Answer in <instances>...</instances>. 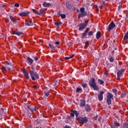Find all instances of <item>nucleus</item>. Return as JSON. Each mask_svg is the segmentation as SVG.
Returning <instances> with one entry per match:
<instances>
[{
    "instance_id": "obj_1",
    "label": "nucleus",
    "mask_w": 128,
    "mask_h": 128,
    "mask_svg": "<svg viewBox=\"0 0 128 128\" xmlns=\"http://www.w3.org/2000/svg\"><path fill=\"white\" fill-rule=\"evenodd\" d=\"M89 86L92 88L94 90H98V86H96V79L94 78H91L89 81Z\"/></svg>"
},
{
    "instance_id": "obj_2",
    "label": "nucleus",
    "mask_w": 128,
    "mask_h": 128,
    "mask_svg": "<svg viewBox=\"0 0 128 128\" xmlns=\"http://www.w3.org/2000/svg\"><path fill=\"white\" fill-rule=\"evenodd\" d=\"M30 74L32 80H36V79L38 80V78H40V76H38V74L36 71L30 70Z\"/></svg>"
},
{
    "instance_id": "obj_3",
    "label": "nucleus",
    "mask_w": 128,
    "mask_h": 128,
    "mask_svg": "<svg viewBox=\"0 0 128 128\" xmlns=\"http://www.w3.org/2000/svg\"><path fill=\"white\" fill-rule=\"evenodd\" d=\"M77 120H78V122L79 124H86L88 122V118L86 116H78L76 118Z\"/></svg>"
},
{
    "instance_id": "obj_4",
    "label": "nucleus",
    "mask_w": 128,
    "mask_h": 128,
    "mask_svg": "<svg viewBox=\"0 0 128 128\" xmlns=\"http://www.w3.org/2000/svg\"><path fill=\"white\" fill-rule=\"evenodd\" d=\"M88 20H86L84 23H81L80 24L78 25V30L81 31V30H84L86 26H88Z\"/></svg>"
},
{
    "instance_id": "obj_5",
    "label": "nucleus",
    "mask_w": 128,
    "mask_h": 128,
    "mask_svg": "<svg viewBox=\"0 0 128 128\" xmlns=\"http://www.w3.org/2000/svg\"><path fill=\"white\" fill-rule=\"evenodd\" d=\"M112 98H114V95L110 92H108L107 94L106 102L108 106H110V104H112Z\"/></svg>"
},
{
    "instance_id": "obj_6",
    "label": "nucleus",
    "mask_w": 128,
    "mask_h": 128,
    "mask_svg": "<svg viewBox=\"0 0 128 128\" xmlns=\"http://www.w3.org/2000/svg\"><path fill=\"white\" fill-rule=\"evenodd\" d=\"M114 28H116V24H114V21H112L108 25V28H106V30L110 32L112 30H114Z\"/></svg>"
},
{
    "instance_id": "obj_7",
    "label": "nucleus",
    "mask_w": 128,
    "mask_h": 128,
    "mask_svg": "<svg viewBox=\"0 0 128 128\" xmlns=\"http://www.w3.org/2000/svg\"><path fill=\"white\" fill-rule=\"evenodd\" d=\"M74 114L76 115V118H78V116L80 115V113H78V112L76 110H72V112L70 114V116L71 118H74Z\"/></svg>"
},
{
    "instance_id": "obj_8",
    "label": "nucleus",
    "mask_w": 128,
    "mask_h": 128,
    "mask_svg": "<svg viewBox=\"0 0 128 128\" xmlns=\"http://www.w3.org/2000/svg\"><path fill=\"white\" fill-rule=\"evenodd\" d=\"M24 24L25 26H34V23H32V20H25Z\"/></svg>"
},
{
    "instance_id": "obj_9",
    "label": "nucleus",
    "mask_w": 128,
    "mask_h": 128,
    "mask_svg": "<svg viewBox=\"0 0 128 128\" xmlns=\"http://www.w3.org/2000/svg\"><path fill=\"white\" fill-rule=\"evenodd\" d=\"M90 28H86V30L82 34V38H84L86 36V34H88V32H90Z\"/></svg>"
},
{
    "instance_id": "obj_10",
    "label": "nucleus",
    "mask_w": 128,
    "mask_h": 128,
    "mask_svg": "<svg viewBox=\"0 0 128 128\" xmlns=\"http://www.w3.org/2000/svg\"><path fill=\"white\" fill-rule=\"evenodd\" d=\"M104 94V91H100V94H98V99L99 100L102 101L104 98V96H102Z\"/></svg>"
},
{
    "instance_id": "obj_11",
    "label": "nucleus",
    "mask_w": 128,
    "mask_h": 128,
    "mask_svg": "<svg viewBox=\"0 0 128 128\" xmlns=\"http://www.w3.org/2000/svg\"><path fill=\"white\" fill-rule=\"evenodd\" d=\"M88 16V13L85 12H81L78 15V18H84V16Z\"/></svg>"
},
{
    "instance_id": "obj_12",
    "label": "nucleus",
    "mask_w": 128,
    "mask_h": 128,
    "mask_svg": "<svg viewBox=\"0 0 128 128\" xmlns=\"http://www.w3.org/2000/svg\"><path fill=\"white\" fill-rule=\"evenodd\" d=\"M30 12L29 11H26V12H22L19 14V16H26L30 14Z\"/></svg>"
},
{
    "instance_id": "obj_13",
    "label": "nucleus",
    "mask_w": 128,
    "mask_h": 128,
    "mask_svg": "<svg viewBox=\"0 0 128 128\" xmlns=\"http://www.w3.org/2000/svg\"><path fill=\"white\" fill-rule=\"evenodd\" d=\"M85 110L87 112H90L92 110V108H90V106L88 104H86L84 106Z\"/></svg>"
},
{
    "instance_id": "obj_14",
    "label": "nucleus",
    "mask_w": 128,
    "mask_h": 128,
    "mask_svg": "<svg viewBox=\"0 0 128 128\" xmlns=\"http://www.w3.org/2000/svg\"><path fill=\"white\" fill-rule=\"evenodd\" d=\"M23 74L25 76V78H26V80H30V76H28V72H26V70L24 69L22 70Z\"/></svg>"
},
{
    "instance_id": "obj_15",
    "label": "nucleus",
    "mask_w": 128,
    "mask_h": 128,
    "mask_svg": "<svg viewBox=\"0 0 128 128\" xmlns=\"http://www.w3.org/2000/svg\"><path fill=\"white\" fill-rule=\"evenodd\" d=\"M6 68L9 70H11L12 68H14V66H12V64H9V63L6 64Z\"/></svg>"
},
{
    "instance_id": "obj_16",
    "label": "nucleus",
    "mask_w": 128,
    "mask_h": 128,
    "mask_svg": "<svg viewBox=\"0 0 128 128\" xmlns=\"http://www.w3.org/2000/svg\"><path fill=\"white\" fill-rule=\"evenodd\" d=\"M86 99L83 98L82 100H80V108H82V106H86Z\"/></svg>"
},
{
    "instance_id": "obj_17",
    "label": "nucleus",
    "mask_w": 128,
    "mask_h": 128,
    "mask_svg": "<svg viewBox=\"0 0 128 128\" xmlns=\"http://www.w3.org/2000/svg\"><path fill=\"white\" fill-rule=\"evenodd\" d=\"M12 34H16V36H22V34H24V32H16V31H12Z\"/></svg>"
},
{
    "instance_id": "obj_18",
    "label": "nucleus",
    "mask_w": 128,
    "mask_h": 128,
    "mask_svg": "<svg viewBox=\"0 0 128 128\" xmlns=\"http://www.w3.org/2000/svg\"><path fill=\"white\" fill-rule=\"evenodd\" d=\"M27 62L30 66H32V64H34V60L30 57H27Z\"/></svg>"
},
{
    "instance_id": "obj_19",
    "label": "nucleus",
    "mask_w": 128,
    "mask_h": 128,
    "mask_svg": "<svg viewBox=\"0 0 128 128\" xmlns=\"http://www.w3.org/2000/svg\"><path fill=\"white\" fill-rule=\"evenodd\" d=\"M126 72V69H121L117 72V76H122V72Z\"/></svg>"
},
{
    "instance_id": "obj_20",
    "label": "nucleus",
    "mask_w": 128,
    "mask_h": 128,
    "mask_svg": "<svg viewBox=\"0 0 128 128\" xmlns=\"http://www.w3.org/2000/svg\"><path fill=\"white\" fill-rule=\"evenodd\" d=\"M52 3L44 2L42 4V6H44V8H50V6H52Z\"/></svg>"
},
{
    "instance_id": "obj_21",
    "label": "nucleus",
    "mask_w": 128,
    "mask_h": 128,
    "mask_svg": "<svg viewBox=\"0 0 128 128\" xmlns=\"http://www.w3.org/2000/svg\"><path fill=\"white\" fill-rule=\"evenodd\" d=\"M66 8L68 10H70V8H72V3L70 2H66Z\"/></svg>"
},
{
    "instance_id": "obj_22",
    "label": "nucleus",
    "mask_w": 128,
    "mask_h": 128,
    "mask_svg": "<svg viewBox=\"0 0 128 128\" xmlns=\"http://www.w3.org/2000/svg\"><path fill=\"white\" fill-rule=\"evenodd\" d=\"M10 20H12L14 24H16V22H18V21L14 18V16H10Z\"/></svg>"
},
{
    "instance_id": "obj_23",
    "label": "nucleus",
    "mask_w": 128,
    "mask_h": 128,
    "mask_svg": "<svg viewBox=\"0 0 128 128\" xmlns=\"http://www.w3.org/2000/svg\"><path fill=\"white\" fill-rule=\"evenodd\" d=\"M28 110H30L32 112H34L38 110V108L34 106V107H28Z\"/></svg>"
},
{
    "instance_id": "obj_24",
    "label": "nucleus",
    "mask_w": 128,
    "mask_h": 128,
    "mask_svg": "<svg viewBox=\"0 0 128 128\" xmlns=\"http://www.w3.org/2000/svg\"><path fill=\"white\" fill-rule=\"evenodd\" d=\"M54 24L56 26V27L58 28H60V26L62 24V22L61 21L54 22Z\"/></svg>"
},
{
    "instance_id": "obj_25",
    "label": "nucleus",
    "mask_w": 128,
    "mask_h": 128,
    "mask_svg": "<svg viewBox=\"0 0 128 128\" xmlns=\"http://www.w3.org/2000/svg\"><path fill=\"white\" fill-rule=\"evenodd\" d=\"M44 12V8H41L39 10V12H38V16H40L41 14H42Z\"/></svg>"
},
{
    "instance_id": "obj_26",
    "label": "nucleus",
    "mask_w": 128,
    "mask_h": 128,
    "mask_svg": "<svg viewBox=\"0 0 128 128\" xmlns=\"http://www.w3.org/2000/svg\"><path fill=\"white\" fill-rule=\"evenodd\" d=\"M100 31H98L97 32H96V38H97L98 40L100 38Z\"/></svg>"
},
{
    "instance_id": "obj_27",
    "label": "nucleus",
    "mask_w": 128,
    "mask_h": 128,
    "mask_svg": "<svg viewBox=\"0 0 128 128\" xmlns=\"http://www.w3.org/2000/svg\"><path fill=\"white\" fill-rule=\"evenodd\" d=\"M98 84H100V85L104 84V82L100 79L98 80Z\"/></svg>"
},
{
    "instance_id": "obj_28",
    "label": "nucleus",
    "mask_w": 128,
    "mask_h": 128,
    "mask_svg": "<svg viewBox=\"0 0 128 128\" xmlns=\"http://www.w3.org/2000/svg\"><path fill=\"white\" fill-rule=\"evenodd\" d=\"M81 86L84 88H86V86H88V84L82 82L81 83Z\"/></svg>"
},
{
    "instance_id": "obj_29",
    "label": "nucleus",
    "mask_w": 128,
    "mask_h": 128,
    "mask_svg": "<svg viewBox=\"0 0 128 128\" xmlns=\"http://www.w3.org/2000/svg\"><path fill=\"white\" fill-rule=\"evenodd\" d=\"M48 45L49 47L50 48H51V50H55L56 48V46H54L52 44H49Z\"/></svg>"
},
{
    "instance_id": "obj_30",
    "label": "nucleus",
    "mask_w": 128,
    "mask_h": 128,
    "mask_svg": "<svg viewBox=\"0 0 128 128\" xmlns=\"http://www.w3.org/2000/svg\"><path fill=\"white\" fill-rule=\"evenodd\" d=\"M126 96V92H122L121 95H120V98H124Z\"/></svg>"
},
{
    "instance_id": "obj_31",
    "label": "nucleus",
    "mask_w": 128,
    "mask_h": 128,
    "mask_svg": "<svg viewBox=\"0 0 128 128\" xmlns=\"http://www.w3.org/2000/svg\"><path fill=\"white\" fill-rule=\"evenodd\" d=\"M76 92H78V94H80V92H82V88H78L76 90Z\"/></svg>"
},
{
    "instance_id": "obj_32",
    "label": "nucleus",
    "mask_w": 128,
    "mask_h": 128,
    "mask_svg": "<svg viewBox=\"0 0 128 128\" xmlns=\"http://www.w3.org/2000/svg\"><path fill=\"white\" fill-rule=\"evenodd\" d=\"M122 128H128V123H124Z\"/></svg>"
},
{
    "instance_id": "obj_33",
    "label": "nucleus",
    "mask_w": 128,
    "mask_h": 128,
    "mask_svg": "<svg viewBox=\"0 0 128 128\" xmlns=\"http://www.w3.org/2000/svg\"><path fill=\"white\" fill-rule=\"evenodd\" d=\"M128 38V33H126L124 37V40H126Z\"/></svg>"
},
{
    "instance_id": "obj_34",
    "label": "nucleus",
    "mask_w": 128,
    "mask_h": 128,
    "mask_svg": "<svg viewBox=\"0 0 128 128\" xmlns=\"http://www.w3.org/2000/svg\"><path fill=\"white\" fill-rule=\"evenodd\" d=\"M114 124L116 126H120V124L118 122H114Z\"/></svg>"
},
{
    "instance_id": "obj_35",
    "label": "nucleus",
    "mask_w": 128,
    "mask_h": 128,
    "mask_svg": "<svg viewBox=\"0 0 128 128\" xmlns=\"http://www.w3.org/2000/svg\"><path fill=\"white\" fill-rule=\"evenodd\" d=\"M94 35V32L92 31H90L88 32V36H92Z\"/></svg>"
},
{
    "instance_id": "obj_36",
    "label": "nucleus",
    "mask_w": 128,
    "mask_h": 128,
    "mask_svg": "<svg viewBox=\"0 0 128 128\" xmlns=\"http://www.w3.org/2000/svg\"><path fill=\"white\" fill-rule=\"evenodd\" d=\"M114 59L113 57H110L109 58V62H114Z\"/></svg>"
},
{
    "instance_id": "obj_37",
    "label": "nucleus",
    "mask_w": 128,
    "mask_h": 128,
    "mask_svg": "<svg viewBox=\"0 0 128 128\" xmlns=\"http://www.w3.org/2000/svg\"><path fill=\"white\" fill-rule=\"evenodd\" d=\"M32 12H33L36 14H38V12L34 9H32Z\"/></svg>"
},
{
    "instance_id": "obj_38",
    "label": "nucleus",
    "mask_w": 128,
    "mask_h": 128,
    "mask_svg": "<svg viewBox=\"0 0 128 128\" xmlns=\"http://www.w3.org/2000/svg\"><path fill=\"white\" fill-rule=\"evenodd\" d=\"M112 92H113L114 94L116 96V93L118 92V90H116V89H113L112 90Z\"/></svg>"
},
{
    "instance_id": "obj_39",
    "label": "nucleus",
    "mask_w": 128,
    "mask_h": 128,
    "mask_svg": "<svg viewBox=\"0 0 128 128\" xmlns=\"http://www.w3.org/2000/svg\"><path fill=\"white\" fill-rule=\"evenodd\" d=\"M80 12H84L86 11H84V8H80Z\"/></svg>"
},
{
    "instance_id": "obj_40",
    "label": "nucleus",
    "mask_w": 128,
    "mask_h": 128,
    "mask_svg": "<svg viewBox=\"0 0 128 128\" xmlns=\"http://www.w3.org/2000/svg\"><path fill=\"white\" fill-rule=\"evenodd\" d=\"M44 96H50V93L48 92H44Z\"/></svg>"
},
{
    "instance_id": "obj_41",
    "label": "nucleus",
    "mask_w": 128,
    "mask_h": 128,
    "mask_svg": "<svg viewBox=\"0 0 128 128\" xmlns=\"http://www.w3.org/2000/svg\"><path fill=\"white\" fill-rule=\"evenodd\" d=\"M94 8H96V12H98L99 9H98V6L94 5Z\"/></svg>"
},
{
    "instance_id": "obj_42",
    "label": "nucleus",
    "mask_w": 128,
    "mask_h": 128,
    "mask_svg": "<svg viewBox=\"0 0 128 128\" xmlns=\"http://www.w3.org/2000/svg\"><path fill=\"white\" fill-rule=\"evenodd\" d=\"M6 66H3L1 68V70H2V72H4V70H6Z\"/></svg>"
},
{
    "instance_id": "obj_43",
    "label": "nucleus",
    "mask_w": 128,
    "mask_h": 128,
    "mask_svg": "<svg viewBox=\"0 0 128 128\" xmlns=\"http://www.w3.org/2000/svg\"><path fill=\"white\" fill-rule=\"evenodd\" d=\"M60 16L62 18H66V14H60Z\"/></svg>"
},
{
    "instance_id": "obj_44",
    "label": "nucleus",
    "mask_w": 128,
    "mask_h": 128,
    "mask_svg": "<svg viewBox=\"0 0 128 128\" xmlns=\"http://www.w3.org/2000/svg\"><path fill=\"white\" fill-rule=\"evenodd\" d=\"M34 60H35V62H37V60H38V56H35L34 58Z\"/></svg>"
},
{
    "instance_id": "obj_45",
    "label": "nucleus",
    "mask_w": 128,
    "mask_h": 128,
    "mask_svg": "<svg viewBox=\"0 0 128 128\" xmlns=\"http://www.w3.org/2000/svg\"><path fill=\"white\" fill-rule=\"evenodd\" d=\"M14 6H16V8H18V6H20V4L18 3H16L14 4Z\"/></svg>"
},
{
    "instance_id": "obj_46",
    "label": "nucleus",
    "mask_w": 128,
    "mask_h": 128,
    "mask_svg": "<svg viewBox=\"0 0 128 128\" xmlns=\"http://www.w3.org/2000/svg\"><path fill=\"white\" fill-rule=\"evenodd\" d=\"M88 44H90V42L87 41L85 42V45L86 46H88Z\"/></svg>"
},
{
    "instance_id": "obj_47",
    "label": "nucleus",
    "mask_w": 128,
    "mask_h": 128,
    "mask_svg": "<svg viewBox=\"0 0 128 128\" xmlns=\"http://www.w3.org/2000/svg\"><path fill=\"white\" fill-rule=\"evenodd\" d=\"M100 4L102 6H104V2L102 1L101 3Z\"/></svg>"
},
{
    "instance_id": "obj_48",
    "label": "nucleus",
    "mask_w": 128,
    "mask_h": 128,
    "mask_svg": "<svg viewBox=\"0 0 128 128\" xmlns=\"http://www.w3.org/2000/svg\"><path fill=\"white\" fill-rule=\"evenodd\" d=\"M64 128H72V127H70V126H68V125H66V126L64 127Z\"/></svg>"
},
{
    "instance_id": "obj_49",
    "label": "nucleus",
    "mask_w": 128,
    "mask_h": 128,
    "mask_svg": "<svg viewBox=\"0 0 128 128\" xmlns=\"http://www.w3.org/2000/svg\"><path fill=\"white\" fill-rule=\"evenodd\" d=\"M4 112L3 109H0V116H2V112Z\"/></svg>"
},
{
    "instance_id": "obj_50",
    "label": "nucleus",
    "mask_w": 128,
    "mask_h": 128,
    "mask_svg": "<svg viewBox=\"0 0 128 128\" xmlns=\"http://www.w3.org/2000/svg\"><path fill=\"white\" fill-rule=\"evenodd\" d=\"M97 118H98V116H95L94 117L93 120H96Z\"/></svg>"
},
{
    "instance_id": "obj_51",
    "label": "nucleus",
    "mask_w": 128,
    "mask_h": 128,
    "mask_svg": "<svg viewBox=\"0 0 128 128\" xmlns=\"http://www.w3.org/2000/svg\"><path fill=\"white\" fill-rule=\"evenodd\" d=\"M104 74H105L106 76H108V71H106L104 72Z\"/></svg>"
},
{
    "instance_id": "obj_52",
    "label": "nucleus",
    "mask_w": 128,
    "mask_h": 128,
    "mask_svg": "<svg viewBox=\"0 0 128 128\" xmlns=\"http://www.w3.org/2000/svg\"><path fill=\"white\" fill-rule=\"evenodd\" d=\"M60 44V42L58 41L55 42V44H56L57 46Z\"/></svg>"
},
{
    "instance_id": "obj_53",
    "label": "nucleus",
    "mask_w": 128,
    "mask_h": 128,
    "mask_svg": "<svg viewBox=\"0 0 128 128\" xmlns=\"http://www.w3.org/2000/svg\"><path fill=\"white\" fill-rule=\"evenodd\" d=\"M70 57H66L65 58V60H70Z\"/></svg>"
},
{
    "instance_id": "obj_54",
    "label": "nucleus",
    "mask_w": 128,
    "mask_h": 128,
    "mask_svg": "<svg viewBox=\"0 0 128 128\" xmlns=\"http://www.w3.org/2000/svg\"><path fill=\"white\" fill-rule=\"evenodd\" d=\"M33 88H34L35 90L36 89V88H38V86H33Z\"/></svg>"
},
{
    "instance_id": "obj_55",
    "label": "nucleus",
    "mask_w": 128,
    "mask_h": 128,
    "mask_svg": "<svg viewBox=\"0 0 128 128\" xmlns=\"http://www.w3.org/2000/svg\"><path fill=\"white\" fill-rule=\"evenodd\" d=\"M70 118H72V117L70 116H67L68 120H70Z\"/></svg>"
},
{
    "instance_id": "obj_56",
    "label": "nucleus",
    "mask_w": 128,
    "mask_h": 128,
    "mask_svg": "<svg viewBox=\"0 0 128 128\" xmlns=\"http://www.w3.org/2000/svg\"><path fill=\"white\" fill-rule=\"evenodd\" d=\"M121 76H117V80H119Z\"/></svg>"
},
{
    "instance_id": "obj_57",
    "label": "nucleus",
    "mask_w": 128,
    "mask_h": 128,
    "mask_svg": "<svg viewBox=\"0 0 128 128\" xmlns=\"http://www.w3.org/2000/svg\"><path fill=\"white\" fill-rule=\"evenodd\" d=\"M112 56H114V50H113L112 51Z\"/></svg>"
},
{
    "instance_id": "obj_58",
    "label": "nucleus",
    "mask_w": 128,
    "mask_h": 128,
    "mask_svg": "<svg viewBox=\"0 0 128 128\" xmlns=\"http://www.w3.org/2000/svg\"><path fill=\"white\" fill-rule=\"evenodd\" d=\"M74 56V54H72L71 56H70V58H72Z\"/></svg>"
},
{
    "instance_id": "obj_59",
    "label": "nucleus",
    "mask_w": 128,
    "mask_h": 128,
    "mask_svg": "<svg viewBox=\"0 0 128 128\" xmlns=\"http://www.w3.org/2000/svg\"><path fill=\"white\" fill-rule=\"evenodd\" d=\"M31 68H32V70H34V66H31Z\"/></svg>"
},
{
    "instance_id": "obj_60",
    "label": "nucleus",
    "mask_w": 128,
    "mask_h": 128,
    "mask_svg": "<svg viewBox=\"0 0 128 128\" xmlns=\"http://www.w3.org/2000/svg\"><path fill=\"white\" fill-rule=\"evenodd\" d=\"M111 128H114V126H111Z\"/></svg>"
},
{
    "instance_id": "obj_61",
    "label": "nucleus",
    "mask_w": 128,
    "mask_h": 128,
    "mask_svg": "<svg viewBox=\"0 0 128 128\" xmlns=\"http://www.w3.org/2000/svg\"><path fill=\"white\" fill-rule=\"evenodd\" d=\"M55 86H56V82L55 83Z\"/></svg>"
},
{
    "instance_id": "obj_62",
    "label": "nucleus",
    "mask_w": 128,
    "mask_h": 128,
    "mask_svg": "<svg viewBox=\"0 0 128 128\" xmlns=\"http://www.w3.org/2000/svg\"><path fill=\"white\" fill-rule=\"evenodd\" d=\"M118 8H120V7L119 6H118Z\"/></svg>"
},
{
    "instance_id": "obj_63",
    "label": "nucleus",
    "mask_w": 128,
    "mask_h": 128,
    "mask_svg": "<svg viewBox=\"0 0 128 128\" xmlns=\"http://www.w3.org/2000/svg\"><path fill=\"white\" fill-rule=\"evenodd\" d=\"M39 124V123H38V122L37 123V124Z\"/></svg>"
},
{
    "instance_id": "obj_64",
    "label": "nucleus",
    "mask_w": 128,
    "mask_h": 128,
    "mask_svg": "<svg viewBox=\"0 0 128 128\" xmlns=\"http://www.w3.org/2000/svg\"><path fill=\"white\" fill-rule=\"evenodd\" d=\"M115 50H116V48H115Z\"/></svg>"
}]
</instances>
